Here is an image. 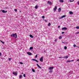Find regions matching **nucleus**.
Masks as SVG:
<instances>
[{
    "label": "nucleus",
    "mask_w": 79,
    "mask_h": 79,
    "mask_svg": "<svg viewBox=\"0 0 79 79\" xmlns=\"http://www.w3.org/2000/svg\"><path fill=\"white\" fill-rule=\"evenodd\" d=\"M11 37H15V38H17V35H16V33L13 34L12 35H10Z\"/></svg>",
    "instance_id": "1"
},
{
    "label": "nucleus",
    "mask_w": 79,
    "mask_h": 79,
    "mask_svg": "<svg viewBox=\"0 0 79 79\" xmlns=\"http://www.w3.org/2000/svg\"><path fill=\"white\" fill-rule=\"evenodd\" d=\"M62 31H66L67 30V28L66 27L62 28Z\"/></svg>",
    "instance_id": "2"
},
{
    "label": "nucleus",
    "mask_w": 79,
    "mask_h": 79,
    "mask_svg": "<svg viewBox=\"0 0 79 79\" xmlns=\"http://www.w3.org/2000/svg\"><path fill=\"white\" fill-rule=\"evenodd\" d=\"M13 74H14V75H15V76H17L18 75V73H17V72H13Z\"/></svg>",
    "instance_id": "3"
},
{
    "label": "nucleus",
    "mask_w": 79,
    "mask_h": 79,
    "mask_svg": "<svg viewBox=\"0 0 79 79\" xmlns=\"http://www.w3.org/2000/svg\"><path fill=\"white\" fill-rule=\"evenodd\" d=\"M53 68H54V67H51L49 68L48 69L49 70H52V69H53Z\"/></svg>",
    "instance_id": "4"
},
{
    "label": "nucleus",
    "mask_w": 79,
    "mask_h": 79,
    "mask_svg": "<svg viewBox=\"0 0 79 79\" xmlns=\"http://www.w3.org/2000/svg\"><path fill=\"white\" fill-rule=\"evenodd\" d=\"M40 61H41V62H43V57L42 56L41 57V58L40 59Z\"/></svg>",
    "instance_id": "5"
},
{
    "label": "nucleus",
    "mask_w": 79,
    "mask_h": 79,
    "mask_svg": "<svg viewBox=\"0 0 79 79\" xmlns=\"http://www.w3.org/2000/svg\"><path fill=\"white\" fill-rule=\"evenodd\" d=\"M27 54L28 55H30V56L32 55V53H31V52H27Z\"/></svg>",
    "instance_id": "6"
},
{
    "label": "nucleus",
    "mask_w": 79,
    "mask_h": 79,
    "mask_svg": "<svg viewBox=\"0 0 79 79\" xmlns=\"http://www.w3.org/2000/svg\"><path fill=\"white\" fill-rule=\"evenodd\" d=\"M57 9V6H55V8H54V10L55 11H56V9Z\"/></svg>",
    "instance_id": "7"
},
{
    "label": "nucleus",
    "mask_w": 79,
    "mask_h": 79,
    "mask_svg": "<svg viewBox=\"0 0 79 79\" xmlns=\"http://www.w3.org/2000/svg\"><path fill=\"white\" fill-rule=\"evenodd\" d=\"M32 60H33V61H36V62H37V63H38V62H39V61H38V60L36 59H32Z\"/></svg>",
    "instance_id": "8"
},
{
    "label": "nucleus",
    "mask_w": 79,
    "mask_h": 79,
    "mask_svg": "<svg viewBox=\"0 0 79 79\" xmlns=\"http://www.w3.org/2000/svg\"><path fill=\"white\" fill-rule=\"evenodd\" d=\"M58 11L59 12V13H60V12H61V9L60 8H59Z\"/></svg>",
    "instance_id": "9"
},
{
    "label": "nucleus",
    "mask_w": 79,
    "mask_h": 79,
    "mask_svg": "<svg viewBox=\"0 0 79 79\" xmlns=\"http://www.w3.org/2000/svg\"><path fill=\"white\" fill-rule=\"evenodd\" d=\"M2 13H7V11H5V10H2Z\"/></svg>",
    "instance_id": "10"
},
{
    "label": "nucleus",
    "mask_w": 79,
    "mask_h": 79,
    "mask_svg": "<svg viewBox=\"0 0 79 79\" xmlns=\"http://www.w3.org/2000/svg\"><path fill=\"white\" fill-rule=\"evenodd\" d=\"M48 4H49V5H52V2H51L50 1H48Z\"/></svg>",
    "instance_id": "11"
},
{
    "label": "nucleus",
    "mask_w": 79,
    "mask_h": 79,
    "mask_svg": "<svg viewBox=\"0 0 79 79\" xmlns=\"http://www.w3.org/2000/svg\"><path fill=\"white\" fill-rule=\"evenodd\" d=\"M69 13L70 15H73V12L72 11H69Z\"/></svg>",
    "instance_id": "12"
},
{
    "label": "nucleus",
    "mask_w": 79,
    "mask_h": 79,
    "mask_svg": "<svg viewBox=\"0 0 79 79\" xmlns=\"http://www.w3.org/2000/svg\"><path fill=\"white\" fill-rule=\"evenodd\" d=\"M59 2H61V3H63L64 1H63V0H59Z\"/></svg>",
    "instance_id": "13"
},
{
    "label": "nucleus",
    "mask_w": 79,
    "mask_h": 79,
    "mask_svg": "<svg viewBox=\"0 0 79 79\" xmlns=\"http://www.w3.org/2000/svg\"><path fill=\"white\" fill-rule=\"evenodd\" d=\"M65 17H66V15H64L61 17V18H65Z\"/></svg>",
    "instance_id": "14"
},
{
    "label": "nucleus",
    "mask_w": 79,
    "mask_h": 79,
    "mask_svg": "<svg viewBox=\"0 0 79 79\" xmlns=\"http://www.w3.org/2000/svg\"><path fill=\"white\" fill-rule=\"evenodd\" d=\"M30 37H31V38H33V37L32 35H30Z\"/></svg>",
    "instance_id": "15"
},
{
    "label": "nucleus",
    "mask_w": 79,
    "mask_h": 79,
    "mask_svg": "<svg viewBox=\"0 0 79 79\" xmlns=\"http://www.w3.org/2000/svg\"><path fill=\"white\" fill-rule=\"evenodd\" d=\"M38 8V6H35V9H37Z\"/></svg>",
    "instance_id": "16"
},
{
    "label": "nucleus",
    "mask_w": 79,
    "mask_h": 79,
    "mask_svg": "<svg viewBox=\"0 0 79 79\" xmlns=\"http://www.w3.org/2000/svg\"><path fill=\"white\" fill-rule=\"evenodd\" d=\"M63 58H66V59H67V58H68V56H64V57H63Z\"/></svg>",
    "instance_id": "17"
},
{
    "label": "nucleus",
    "mask_w": 79,
    "mask_h": 79,
    "mask_svg": "<svg viewBox=\"0 0 79 79\" xmlns=\"http://www.w3.org/2000/svg\"><path fill=\"white\" fill-rule=\"evenodd\" d=\"M23 77V76L21 75H20L19 76V78H22Z\"/></svg>",
    "instance_id": "18"
},
{
    "label": "nucleus",
    "mask_w": 79,
    "mask_h": 79,
    "mask_svg": "<svg viewBox=\"0 0 79 79\" xmlns=\"http://www.w3.org/2000/svg\"><path fill=\"white\" fill-rule=\"evenodd\" d=\"M59 39H62V37H61V36H60L59 38Z\"/></svg>",
    "instance_id": "19"
},
{
    "label": "nucleus",
    "mask_w": 79,
    "mask_h": 79,
    "mask_svg": "<svg viewBox=\"0 0 79 79\" xmlns=\"http://www.w3.org/2000/svg\"><path fill=\"white\" fill-rule=\"evenodd\" d=\"M33 49V47H31L30 48V50H32Z\"/></svg>",
    "instance_id": "20"
},
{
    "label": "nucleus",
    "mask_w": 79,
    "mask_h": 79,
    "mask_svg": "<svg viewBox=\"0 0 79 79\" xmlns=\"http://www.w3.org/2000/svg\"><path fill=\"white\" fill-rule=\"evenodd\" d=\"M49 72L50 73H52V72H53V71L52 70H50V71H49Z\"/></svg>",
    "instance_id": "21"
},
{
    "label": "nucleus",
    "mask_w": 79,
    "mask_h": 79,
    "mask_svg": "<svg viewBox=\"0 0 79 79\" xmlns=\"http://www.w3.org/2000/svg\"><path fill=\"white\" fill-rule=\"evenodd\" d=\"M51 25V23H49L48 24V26H50Z\"/></svg>",
    "instance_id": "22"
},
{
    "label": "nucleus",
    "mask_w": 79,
    "mask_h": 79,
    "mask_svg": "<svg viewBox=\"0 0 79 79\" xmlns=\"http://www.w3.org/2000/svg\"><path fill=\"white\" fill-rule=\"evenodd\" d=\"M74 0H73V1L70 0L69 2H74Z\"/></svg>",
    "instance_id": "23"
},
{
    "label": "nucleus",
    "mask_w": 79,
    "mask_h": 79,
    "mask_svg": "<svg viewBox=\"0 0 79 79\" xmlns=\"http://www.w3.org/2000/svg\"><path fill=\"white\" fill-rule=\"evenodd\" d=\"M64 49L65 50H66L67 49V47H66V46H65L64 47Z\"/></svg>",
    "instance_id": "24"
},
{
    "label": "nucleus",
    "mask_w": 79,
    "mask_h": 79,
    "mask_svg": "<svg viewBox=\"0 0 79 79\" xmlns=\"http://www.w3.org/2000/svg\"><path fill=\"white\" fill-rule=\"evenodd\" d=\"M32 70L33 72L35 73V70H34V69H32Z\"/></svg>",
    "instance_id": "25"
},
{
    "label": "nucleus",
    "mask_w": 79,
    "mask_h": 79,
    "mask_svg": "<svg viewBox=\"0 0 79 79\" xmlns=\"http://www.w3.org/2000/svg\"><path fill=\"white\" fill-rule=\"evenodd\" d=\"M76 29H79V27L77 26L76 27Z\"/></svg>",
    "instance_id": "26"
},
{
    "label": "nucleus",
    "mask_w": 79,
    "mask_h": 79,
    "mask_svg": "<svg viewBox=\"0 0 79 79\" xmlns=\"http://www.w3.org/2000/svg\"><path fill=\"white\" fill-rule=\"evenodd\" d=\"M38 68H40V69H41V68H42L40 66H38Z\"/></svg>",
    "instance_id": "27"
},
{
    "label": "nucleus",
    "mask_w": 79,
    "mask_h": 79,
    "mask_svg": "<svg viewBox=\"0 0 79 79\" xmlns=\"http://www.w3.org/2000/svg\"><path fill=\"white\" fill-rule=\"evenodd\" d=\"M73 47H76V44H74Z\"/></svg>",
    "instance_id": "28"
},
{
    "label": "nucleus",
    "mask_w": 79,
    "mask_h": 79,
    "mask_svg": "<svg viewBox=\"0 0 79 79\" xmlns=\"http://www.w3.org/2000/svg\"><path fill=\"white\" fill-rule=\"evenodd\" d=\"M23 76L24 77H26V75H25V74H24L23 75Z\"/></svg>",
    "instance_id": "29"
},
{
    "label": "nucleus",
    "mask_w": 79,
    "mask_h": 79,
    "mask_svg": "<svg viewBox=\"0 0 79 79\" xmlns=\"http://www.w3.org/2000/svg\"><path fill=\"white\" fill-rule=\"evenodd\" d=\"M62 43L63 44H66V43H65V42H63V41L62 42Z\"/></svg>",
    "instance_id": "30"
},
{
    "label": "nucleus",
    "mask_w": 79,
    "mask_h": 79,
    "mask_svg": "<svg viewBox=\"0 0 79 79\" xmlns=\"http://www.w3.org/2000/svg\"><path fill=\"white\" fill-rule=\"evenodd\" d=\"M68 62H71V60H69L66 61V63H68Z\"/></svg>",
    "instance_id": "31"
},
{
    "label": "nucleus",
    "mask_w": 79,
    "mask_h": 79,
    "mask_svg": "<svg viewBox=\"0 0 79 79\" xmlns=\"http://www.w3.org/2000/svg\"><path fill=\"white\" fill-rule=\"evenodd\" d=\"M42 18H43V19H44L45 18V16H43L42 17Z\"/></svg>",
    "instance_id": "32"
},
{
    "label": "nucleus",
    "mask_w": 79,
    "mask_h": 79,
    "mask_svg": "<svg viewBox=\"0 0 79 79\" xmlns=\"http://www.w3.org/2000/svg\"><path fill=\"white\" fill-rule=\"evenodd\" d=\"M35 58H37V55H36L35 56Z\"/></svg>",
    "instance_id": "33"
},
{
    "label": "nucleus",
    "mask_w": 79,
    "mask_h": 79,
    "mask_svg": "<svg viewBox=\"0 0 79 79\" xmlns=\"http://www.w3.org/2000/svg\"><path fill=\"white\" fill-rule=\"evenodd\" d=\"M20 64H23V63L22 62H20Z\"/></svg>",
    "instance_id": "34"
},
{
    "label": "nucleus",
    "mask_w": 79,
    "mask_h": 79,
    "mask_svg": "<svg viewBox=\"0 0 79 79\" xmlns=\"http://www.w3.org/2000/svg\"><path fill=\"white\" fill-rule=\"evenodd\" d=\"M11 60V58H10L9 59V61H10V60Z\"/></svg>",
    "instance_id": "35"
},
{
    "label": "nucleus",
    "mask_w": 79,
    "mask_h": 79,
    "mask_svg": "<svg viewBox=\"0 0 79 79\" xmlns=\"http://www.w3.org/2000/svg\"><path fill=\"white\" fill-rule=\"evenodd\" d=\"M2 56V53L0 52V56Z\"/></svg>",
    "instance_id": "36"
},
{
    "label": "nucleus",
    "mask_w": 79,
    "mask_h": 79,
    "mask_svg": "<svg viewBox=\"0 0 79 79\" xmlns=\"http://www.w3.org/2000/svg\"><path fill=\"white\" fill-rule=\"evenodd\" d=\"M63 58V57H59V58Z\"/></svg>",
    "instance_id": "37"
},
{
    "label": "nucleus",
    "mask_w": 79,
    "mask_h": 79,
    "mask_svg": "<svg viewBox=\"0 0 79 79\" xmlns=\"http://www.w3.org/2000/svg\"><path fill=\"white\" fill-rule=\"evenodd\" d=\"M15 11H17V9H15Z\"/></svg>",
    "instance_id": "38"
},
{
    "label": "nucleus",
    "mask_w": 79,
    "mask_h": 79,
    "mask_svg": "<svg viewBox=\"0 0 79 79\" xmlns=\"http://www.w3.org/2000/svg\"><path fill=\"white\" fill-rule=\"evenodd\" d=\"M64 32H62V34H64Z\"/></svg>",
    "instance_id": "39"
},
{
    "label": "nucleus",
    "mask_w": 79,
    "mask_h": 79,
    "mask_svg": "<svg viewBox=\"0 0 79 79\" xmlns=\"http://www.w3.org/2000/svg\"><path fill=\"white\" fill-rule=\"evenodd\" d=\"M70 61H71V62L74 61V60H70Z\"/></svg>",
    "instance_id": "40"
},
{
    "label": "nucleus",
    "mask_w": 79,
    "mask_h": 79,
    "mask_svg": "<svg viewBox=\"0 0 79 79\" xmlns=\"http://www.w3.org/2000/svg\"><path fill=\"white\" fill-rule=\"evenodd\" d=\"M60 26H58V28H60Z\"/></svg>",
    "instance_id": "41"
},
{
    "label": "nucleus",
    "mask_w": 79,
    "mask_h": 79,
    "mask_svg": "<svg viewBox=\"0 0 79 79\" xmlns=\"http://www.w3.org/2000/svg\"><path fill=\"white\" fill-rule=\"evenodd\" d=\"M57 41V40H55L54 41L55 42H56V41Z\"/></svg>",
    "instance_id": "42"
},
{
    "label": "nucleus",
    "mask_w": 79,
    "mask_h": 79,
    "mask_svg": "<svg viewBox=\"0 0 79 79\" xmlns=\"http://www.w3.org/2000/svg\"><path fill=\"white\" fill-rule=\"evenodd\" d=\"M8 7H6L5 8L6 9H8Z\"/></svg>",
    "instance_id": "43"
},
{
    "label": "nucleus",
    "mask_w": 79,
    "mask_h": 79,
    "mask_svg": "<svg viewBox=\"0 0 79 79\" xmlns=\"http://www.w3.org/2000/svg\"><path fill=\"white\" fill-rule=\"evenodd\" d=\"M37 66H39L38 64H37Z\"/></svg>",
    "instance_id": "44"
},
{
    "label": "nucleus",
    "mask_w": 79,
    "mask_h": 79,
    "mask_svg": "<svg viewBox=\"0 0 79 79\" xmlns=\"http://www.w3.org/2000/svg\"><path fill=\"white\" fill-rule=\"evenodd\" d=\"M77 61H79V59H77Z\"/></svg>",
    "instance_id": "45"
},
{
    "label": "nucleus",
    "mask_w": 79,
    "mask_h": 79,
    "mask_svg": "<svg viewBox=\"0 0 79 79\" xmlns=\"http://www.w3.org/2000/svg\"><path fill=\"white\" fill-rule=\"evenodd\" d=\"M1 42H2V43H3V44H4V43L2 41H1Z\"/></svg>",
    "instance_id": "46"
}]
</instances>
